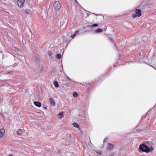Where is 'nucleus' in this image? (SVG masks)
I'll use <instances>...</instances> for the list:
<instances>
[{"mask_svg":"<svg viewBox=\"0 0 156 156\" xmlns=\"http://www.w3.org/2000/svg\"><path fill=\"white\" fill-rule=\"evenodd\" d=\"M153 149L152 148L149 147L146 145L142 144L140 145L139 151L140 152H143L148 153L152 151Z\"/></svg>","mask_w":156,"mask_h":156,"instance_id":"obj_1","label":"nucleus"},{"mask_svg":"<svg viewBox=\"0 0 156 156\" xmlns=\"http://www.w3.org/2000/svg\"><path fill=\"white\" fill-rule=\"evenodd\" d=\"M135 12V14H133L132 16L133 18H135L136 16L140 17L141 15V10L138 9H136Z\"/></svg>","mask_w":156,"mask_h":156,"instance_id":"obj_2","label":"nucleus"},{"mask_svg":"<svg viewBox=\"0 0 156 156\" xmlns=\"http://www.w3.org/2000/svg\"><path fill=\"white\" fill-rule=\"evenodd\" d=\"M54 7L55 10L58 11L61 8V5L59 2L55 1L54 4Z\"/></svg>","mask_w":156,"mask_h":156,"instance_id":"obj_3","label":"nucleus"},{"mask_svg":"<svg viewBox=\"0 0 156 156\" xmlns=\"http://www.w3.org/2000/svg\"><path fill=\"white\" fill-rule=\"evenodd\" d=\"M25 2V0H18L17 1V4L18 6L20 8H22Z\"/></svg>","mask_w":156,"mask_h":156,"instance_id":"obj_4","label":"nucleus"},{"mask_svg":"<svg viewBox=\"0 0 156 156\" xmlns=\"http://www.w3.org/2000/svg\"><path fill=\"white\" fill-rule=\"evenodd\" d=\"M108 146L107 147L106 149L108 151H111L112 150L114 147V145L112 144L109 143H108Z\"/></svg>","mask_w":156,"mask_h":156,"instance_id":"obj_5","label":"nucleus"},{"mask_svg":"<svg viewBox=\"0 0 156 156\" xmlns=\"http://www.w3.org/2000/svg\"><path fill=\"white\" fill-rule=\"evenodd\" d=\"M49 101H50V105L52 106H55V101L52 98H49Z\"/></svg>","mask_w":156,"mask_h":156,"instance_id":"obj_6","label":"nucleus"},{"mask_svg":"<svg viewBox=\"0 0 156 156\" xmlns=\"http://www.w3.org/2000/svg\"><path fill=\"white\" fill-rule=\"evenodd\" d=\"M5 133L4 129H0V138H1L3 136Z\"/></svg>","mask_w":156,"mask_h":156,"instance_id":"obj_7","label":"nucleus"},{"mask_svg":"<svg viewBox=\"0 0 156 156\" xmlns=\"http://www.w3.org/2000/svg\"><path fill=\"white\" fill-rule=\"evenodd\" d=\"M34 104L37 107H40L41 106V104L39 101H34Z\"/></svg>","mask_w":156,"mask_h":156,"instance_id":"obj_8","label":"nucleus"},{"mask_svg":"<svg viewBox=\"0 0 156 156\" xmlns=\"http://www.w3.org/2000/svg\"><path fill=\"white\" fill-rule=\"evenodd\" d=\"M22 13H25L27 15H28L30 13V11L28 9H25L22 11Z\"/></svg>","mask_w":156,"mask_h":156,"instance_id":"obj_9","label":"nucleus"},{"mask_svg":"<svg viewBox=\"0 0 156 156\" xmlns=\"http://www.w3.org/2000/svg\"><path fill=\"white\" fill-rule=\"evenodd\" d=\"M38 69L40 70V72L41 73L44 71V68L42 65H40L39 66Z\"/></svg>","mask_w":156,"mask_h":156,"instance_id":"obj_10","label":"nucleus"},{"mask_svg":"<svg viewBox=\"0 0 156 156\" xmlns=\"http://www.w3.org/2000/svg\"><path fill=\"white\" fill-rule=\"evenodd\" d=\"M73 125L74 127L79 129H80L79 127V125L77 123L75 122L73 123Z\"/></svg>","mask_w":156,"mask_h":156,"instance_id":"obj_11","label":"nucleus"},{"mask_svg":"<svg viewBox=\"0 0 156 156\" xmlns=\"http://www.w3.org/2000/svg\"><path fill=\"white\" fill-rule=\"evenodd\" d=\"M103 30L101 28H98L95 31L94 33L97 34L99 33L102 31Z\"/></svg>","mask_w":156,"mask_h":156,"instance_id":"obj_12","label":"nucleus"},{"mask_svg":"<svg viewBox=\"0 0 156 156\" xmlns=\"http://www.w3.org/2000/svg\"><path fill=\"white\" fill-rule=\"evenodd\" d=\"M23 131V129H19L17 131V134L18 135H21Z\"/></svg>","mask_w":156,"mask_h":156,"instance_id":"obj_13","label":"nucleus"},{"mask_svg":"<svg viewBox=\"0 0 156 156\" xmlns=\"http://www.w3.org/2000/svg\"><path fill=\"white\" fill-rule=\"evenodd\" d=\"M54 85L56 87H58L59 86L58 83L57 81H55L54 82Z\"/></svg>","mask_w":156,"mask_h":156,"instance_id":"obj_14","label":"nucleus"},{"mask_svg":"<svg viewBox=\"0 0 156 156\" xmlns=\"http://www.w3.org/2000/svg\"><path fill=\"white\" fill-rule=\"evenodd\" d=\"M62 57L61 55L60 54H58L56 55V58L60 59V58H61Z\"/></svg>","mask_w":156,"mask_h":156,"instance_id":"obj_15","label":"nucleus"},{"mask_svg":"<svg viewBox=\"0 0 156 156\" xmlns=\"http://www.w3.org/2000/svg\"><path fill=\"white\" fill-rule=\"evenodd\" d=\"M63 112H60L58 113V115L59 116H60V118H62L63 117Z\"/></svg>","mask_w":156,"mask_h":156,"instance_id":"obj_16","label":"nucleus"},{"mask_svg":"<svg viewBox=\"0 0 156 156\" xmlns=\"http://www.w3.org/2000/svg\"><path fill=\"white\" fill-rule=\"evenodd\" d=\"M73 96L75 98H77L78 96V94L76 92H74L73 93Z\"/></svg>","mask_w":156,"mask_h":156,"instance_id":"obj_17","label":"nucleus"},{"mask_svg":"<svg viewBox=\"0 0 156 156\" xmlns=\"http://www.w3.org/2000/svg\"><path fill=\"white\" fill-rule=\"evenodd\" d=\"M98 26V24L96 23L93 24L92 25V27H93H93H97Z\"/></svg>","mask_w":156,"mask_h":156,"instance_id":"obj_18","label":"nucleus"},{"mask_svg":"<svg viewBox=\"0 0 156 156\" xmlns=\"http://www.w3.org/2000/svg\"><path fill=\"white\" fill-rule=\"evenodd\" d=\"M96 152L98 154H99V155H101L102 153L101 151V150H99L97 152Z\"/></svg>","mask_w":156,"mask_h":156,"instance_id":"obj_19","label":"nucleus"},{"mask_svg":"<svg viewBox=\"0 0 156 156\" xmlns=\"http://www.w3.org/2000/svg\"><path fill=\"white\" fill-rule=\"evenodd\" d=\"M143 39L144 41L147 40V37L144 36L143 37Z\"/></svg>","mask_w":156,"mask_h":156,"instance_id":"obj_20","label":"nucleus"},{"mask_svg":"<svg viewBox=\"0 0 156 156\" xmlns=\"http://www.w3.org/2000/svg\"><path fill=\"white\" fill-rule=\"evenodd\" d=\"M12 72H13V71H9V72H8L7 73H5V74H9L12 73Z\"/></svg>","mask_w":156,"mask_h":156,"instance_id":"obj_21","label":"nucleus"},{"mask_svg":"<svg viewBox=\"0 0 156 156\" xmlns=\"http://www.w3.org/2000/svg\"><path fill=\"white\" fill-rule=\"evenodd\" d=\"M75 36V34H73V35H71V37H72V38H73Z\"/></svg>","mask_w":156,"mask_h":156,"instance_id":"obj_22","label":"nucleus"},{"mask_svg":"<svg viewBox=\"0 0 156 156\" xmlns=\"http://www.w3.org/2000/svg\"><path fill=\"white\" fill-rule=\"evenodd\" d=\"M31 38H34V35L33 34H32V33H31Z\"/></svg>","mask_w":156,"mask_h":156,"instance_id":"obj_23","label":"nucleus"},{"mask_svg":"<svg viewBox=\"0 0 156 156\" xmlns=\"http://www.w3.org/2000/svg\"><path fill=\"white\" fill-rule=\"evenodd\" d=\"M79 32V31H76L75 32L74 34H75V35Z\"/></svg>","mask_w":156,"mask_h":156,"instance_id":"obj_24","label":"nucleus"},{"mask_svg":"<svg viewBox=\"0 0 156 156\" xmlns=\"http://www.w3.org/2000/svg\"><path fill=\"white\" fill-rule=\"evenodd\" d=\"M48 54L49 56H51V52H49Z\"/></svg>","mask_w":156,"mask_h":156,"instance_id":"obj_25","label":"nucleus"},{"mask_svg":"<svg viewBox=\"0 0 156 156\" xmlns=\"http://www.w3.org/2000/svg\"><path fill=\"white\" fill-rule=\"evenodd\" d=\"M1 102H2L1 97V96L0 95V103Z\"/></svg>","mask_w":156,"mask_h":156,"instance_id":"obj_26","label":"nucleus"},{"mask_svg":"<svg viewBox=\"0 0 156 156\" xmlns=\"http://www.w3.org/2000/svg\"><path fill=\"white\" fill-rule=\"evenodd\" d=\"M89 26V27L91 28H93V27H92V25H90V26L89 25V26Z\"/></svg>","mask_w":156,"mask_h":156,"instance_id":"obj_27","label":"nucleus"},{"mask_svg":"<svg viewBox=\"0 0 156 156\" xmlns=\"http://www.w3.org/2000/svg\"><path fill=\"white\" fill-rule=\"evenodd\" d=\"M58 153H59L60 151V149L58 150Z\"/></svg>","mask_w":156,"mask_h":156,"instance_id":"obj_28","label":"nucleus"},{"mask_svg":"<svg viewBox=\"0 0 156 156\" xmlns=\"http://www.w3.org/2000/svg\"><path fill=\"white\" fill-rule=\"evenodd\" d=\"M8 156H13V155L12 154H9Z\"/></svg>","mask_w":156,"mask_h":156,"instance_id":"obj_29","label":"nucleus"},{"mask_svg":"<svg viewBox=\"0 0 156 156\" xmlns=\"http://www.w3.org/2000/svg\"><path fill=\"white\" fill-rule=\"evenodd\" d=\"M68 77V79H69V80H70V81H71V79L70 78H69V77Z\"/></svg>","mask_w":156,"mask_h":156,"instance_id":"obj_30","label":"nucleus"},{"mask_svg":"<svg viewBox=\"0 0 156 156\" xmlns=\"http://www.w3.org/2000/svg\"><path fill=\"white\" fill-rule=\"evenodd\" d=\"M92 14H94L96 15H99L98 14H94V13H92Z\"/></svg>","mask_w":156,"mask_h":156,"instance_id":"obj_31","label":"nucleus"},{"mask_svg":"<svg viewBox=\"0 0 156 156\" xmlns=\"http://www.w3.org/2000/svg\"><path fill=\"white\" fill-rule=\"evenodd\" d=\"M105 139H104V140H103V142H105Z\"/></svg>","mask_w":156,"mask_h":156,"instance_id":"obj_32","label":"nucleus"},{"mask_svg":"<svg viewBox=\"0 0 156 156\" xmlns=\"http://www.w3.org/2000/svg\"><path fill=\"white\" fill-rule=\"evenodd\" d=\"M69 135L70 137H71V136H71V134H69Z\"/></svg>","mask_w":156,"mask_h":156,"instance_id":"obj_33","label":"nucleus"},{"mask_svg":"<svg viewBox=\"0 0 156 156\" xmlns=\"http://www.w3.org/2000/svg\"><path fill=\"white\" fill-rule=\"evenodd\" d=\"M75 0V1L76 2V3H77V2L76 0Z\"/></svg>","mask_w":156,"mask_h":156,"instance_id":"obj_34","label":"nucleus"},{"mask_svg":"<svg viewBox=\"0 0 156 156\" xmlns=\"http://www.w3.org/2000/svg\"><path fill=\"white\" fill-rule=\"evenodd\" d=\"M44 108H45V109H47L46 107H44Z\"/></svg>","mask_w":156,"mask_h":156,"instance_id":"obj_35","label":"nucleus"},{"mask_svg":"<svg viewBox=\"0 0 156 156\" xmlns=\"http://www.w3.org/2000/svg\"><path fill=\"white\" fill-rule=\"evenodd\" d=\"M62 68L63 69V68L62 67ZM62 69L63 70V69Z\"/></svg>","mask_w":156,"mask_h":156,"instance_id":"obj_36","label":"nucleus"}]
</instances>
